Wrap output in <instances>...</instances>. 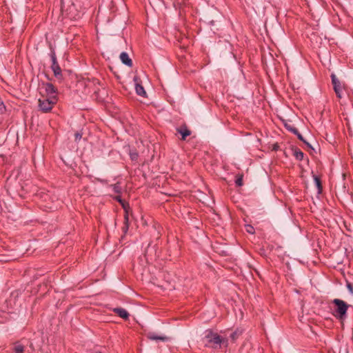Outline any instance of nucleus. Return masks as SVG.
Instances as JSON below:
<instances>
[{"label":"nucleus","mask_w":353,"mask_h":353,"mask_svg":"<svg viewBox=\"0 0 353 353\" xmlns=\"http://www.w3.org/2000/svg\"><path fill=\"white\" fill-rule=\"evenodd\" d=\"M50 57H51V60H52V63L58 64V63H57V59H56L55 53H54V51H52V52H51Z\"/></svg>","instance_id":"20"},{"label":"nucleus","mask_w":353,"mask_h":353,"mask_svg":"<svg viewBox=\"0 0 353 353\" xmlns=\"http://www.w3.org/2000/svg\"><path fill=\"white\" fill-rule=\"evenodd\" d=\"M12 350L14 353H23L24 346L19 343H16Z\"/></svg>","instance_id":"11"},{"label":"nucleus","mask_w":353,"mask_h":353,"mask_svg":"<svg viewBox=\"0 0 353 353\" xmlns=\"http://www.w3.org/2000/svg\"><path fill=\"white\" fill-rule=\"evenodd\" d=\"M120 59L121 60V61L128 65V66H132V60L130 59L128 54L126 53V52H122L121 54H120Z\"/></svg>","instance_id":"10"},{"label":"nucleus","mask_w":353,"mask_h":353,"mask_svg":"<svg viewBox=\"0 0 353 353\" xmlns=\"http://www.w3.org/2000/svg\"><path fill=\"white\" fill-rule=\"evenodd\" d=\"M235 183L236 184V185L238 186H241L243 185V179H242V176H239L238 177L236 181H235Z\"/></svg>","instance_id":"21"},{"label":"nucleus","mask_w":353,"mask_h":353,"mask_svg":"<svg viewBox=\"0 0 353 353\" xmlns=\"http://www.w3.org/2000/svg\"><path fill=\"white\" fill-rule=\"evenodd\" d=\"M114 199H115L117 201H119L120 203H121V204L123 205V208H125V206H124V203H123V201H122V199H121V196H115V198H114Z\"/></svg>","instance_id":"24"},{"label":"nucleus","mask_w":353,"mask_h":353,"mask_svg":"<svg viewBox=\"0 0 353 353\" xmlns=\"http://www.w3.org/2000/svg\"><path fill=\"white\" fill-rule=\"evenodd\" d=\"M314 183L319 190V192H320L321 190V180L316 176H314Z\"/></svg>","instance_id":"16"},{"label":"nucleus","mask_w":353,"mask_h":353,"mask_svg":"<svg viewBox=\"0 0 353 353\" xmlns=\"http://www.w3.org/2000/svg\"><path fill=\"white\" fill-rule=\"evenodd\" d=\"M246 231L250 234H254V228L250 225H247L245 226Z\"/></svg>","instance_id":"19"},{"label":"nucleus","mask_w":353,"mask_h":353,"mask_svg":"<svg viewBox=\"0 0 353 353\" xmlns=\"http://www.w3.org/2000/svg\"><path fill=\"white\" fill-rule=\"evenodd\" d=\"M124 219H125V226L123 227V232L125 233L128 229V214L127 212L125 214Z\"/></svg>","instance_id":"15"},{"label":"nucleus","mask_w":353,"mask_h":353,"mask_svg":"<svg viewBox=\"0 0 353 353\" xmlns=\"http://www.w3.org/2000/svg\"><path fill=\"white\" fill-rule=\"evenodd\" d=\"M294 155L297 160L301 161L303 159L304 154L302 151L298 149H295L294 151Z\"/></svg>","instance_id":"13"},{"label":"nucleus","mask_w":353,"mask_h":353,"mask_svg":"<svg viewBox=\"0 0 353 353\" xmlns=\"http://www.w3.org/2000/svg\"><path fill=\"white\" fill-rule=\"evenodd\" d=\"M109 187L112 190V191L114 193L120 194L121 192L122 188L120 185L119 183H117L115 184L110 185Z\"/></svg>","instance_id":"12"},{"label":"nucleus","mask_w":353,"mask_h":353,"mask_svg":"<svg viewBox=\"0 0 353 353\" xmlns=\"http://www.w3.org/2000/svg\"><path fill=\"white\" fill-rule=\"evenodd\" d=\"M283 123H284V125L285 127L289 130L291 132H292L293 134H298V130L290 125H288L285 121H283Z\"/></svg>","instance_id":"14"},{"label":"nucleus","mask_w":353,"mask_h":353,"mask_svg":"<svg viewBox=\"0 0 353 353\" xmlns=\"http://www.w3.org/2000/svg\"><path fill=\"white\" fill-rule=\"evenodd\" d=\"M203 342L206 347L218 349L221 347L222 343H226V340L219 336L217 333L208 330L205 332Z\"/></svg>","instance_id":"2"},{"label":"nucleus","mask_w":353,"mask_h":353,"mask_svg":"<svg viewBox=\"0 0 353 353\" xmlns=\"http://www.w3.org/2000/svg\"><path fill=\"white\" fill-rule=\"evenodd\" d=\"M347 288L350 294H353V286L350 283H347Z\"/></svg>","instance_id":"22"},{"label":"nucleus","mask_w":353,"mask_h":353,"mask_svg":"<svg viewBox=\"0 0 353 353\" xmlns=\"http://www.w3.org/2000/svg\"><path fill=\"white\" fill-rule=\"evenodd\" d=\"M295 134L297 136V137H298V139H299V140L302 141H303L304 143H305V144H306L309 148H312L311 145H310L309 143H307V141L303 139V136H302V135H301L299 132H298V134Z\"/></svg>","instance_id":"18"},{"label":"nucleus","mask_w":353,"mask_h":353,"mask_svg":"<svg viewBox=\"0 0 353 353\" xmlns=\"http://www.w3.org/2000/svg\"><path fill=\"white\" fill-rule=\"evenodd\" d=\"M43 88L46 98L39 99L41 110H51L57 103V90L51 83L44 84Z\"/></svg>","instance_id":"1"},{"label":"nucleus","mask_w":353,"mask_h":353,"mask_svg":"<svg viewBox=\"0 0 353 353\" xmlns=\"http://www.w3.org/2000/svg\"><path fill=\"white\" fill-rule=\"evenodd\" d=\"M114 312L117 314L121 318L128 319L129 317L128 312L123 308L117 307L114 309Z\"/></svg>","instance_id":"9"},{"label":"nucleus","mask_w":353,"mask_h":353,"mask_svg":"<svg viewBox=\"0 0 353 353\" xmlns=\"http://www.w3.org/2000/svg\"><path fill=\"white\" fill-rule=\"evenodd\" d=\"M332 80L335 92L336 93L339 97H341V92L342 91V88L341 86L339 81L334 74H332Z\"/></svg>","instance_id":"6"},{"label":"nucleus","mask_w":353,"mask_h":353,"mask_svg":"<svg viewBox=\"0 0 353 353\" xmlns=\"http://www.w3.org/2000/svg\"><path fill=\"white\" fill-rule=\"evenodd\" d=\"M75 141L78 142L82 137V134L80 132H76L75 134Z\"/></svg>","instance_id":"23"},{"label":"nucleus","mask_w":353,"mask_h":353,"mask_svg":"<svg viewBox=\"0 0 353 353\" xmlns=\"http://www.w3.org/2000/svg\"><path fill=\"white\" fill-rule=\"evenodd\" d=\"M176 131L181 135V139L185 140L187 137L190 135L191 132L188 129L185 125L181 126L180 128H176Z\"/></svg>","instance_id":"7"},{"label":"nucleus","mask_w":353,"mask_h":353,"mask_svg":"<svg viewBox=\"0 0 353 353\" xmlns=\"http://www.w3.org/2000/svg\"><path fill=\"white\" fill-rule=\"evenodd\" d=\"M51 68L54 72V76L57 79H61L62 78V72L59 64L52 63Z\"/></svg>","instance_id":"8"},{"label":"nucleus","mask_w":353,"mask_h":353,"mask_svg":"<svg viewBox=\"0 0 353 353\" xmlns=\"http://www.w3.org/2000/svg\"><path fill=\"white\" fill-rule=\"evenodd\" d=\"M134 81L137 94L144 98L146 97V92L143 87L140 84L139 79L137 76L134 77Z\"/></svg>","instance_id":"5"},{"label":"nucleus","mask_w":353,"mask_h":353,"mask_svg":"<svg viewBox=\"0 0 353 353\" xmlns=\"http://www.w3.org/2000/svg\"><path fill=\"white\" fill-rule=\"evenodd\" d=\"M146 336L148 339L155 341L166 342L169 341V337L163 334H159L154 332H149L146 334Z\"/></svg>","instance_id":"4"},{"label":"nucleus","mask_w":353,"mask_h":353,"mask_svg":"<svg viewBox=\"0 0 353 353\" xmlns=\"http://www.w3.org/2000/svg\"><path fill=\"white\" fill-rule=\"evenodd\" d=\"M6 105H4V103H3L1 99H0V110H1L3 109H6Z\"/></svg>","instance_id":"25"},{"label":"nucleus","mask_w":353,"mask_h":353,"mask_svg":"<svg viewBox=\"0 0 353 353\" xmlns=\"http://www.w3.org/2000/svg\"><path fill=\"white\" fill-rule=\"evenodd\" d=\"M130 157L132 161H137L138 159V153L134 151L130 152Z\"/></svg>","instance_id":"17"},{"label":"nucleus","mask_w":353,"mask_h":353,"mask_svg":"<svg viewBox=\"0 0 353 353\" xmlns=\"http://www.w3.org/2000/svg\"><path fill=\"white\" fill-rule=\"evenodd\" d=\"M278 148H279V145H274V150H278Z\"/></svg>","instance_id":"27"},{"label":"nucleus","mask_w":353,"mask_h":353,"mask_svg":"<svg viewBox=\"0 0 353 353\" xmlns=\"http://www.w3.org/2000/svg\"><path fill=\"white\" fill-rule=\"evenodd\" d=\"M94 353H101V352H94Z\"/></svg>","instance_id":"28"},{"label":"nucleus","mask_w":353,"mask_h":353,"mask_svg":"<svg viewBox=\"0 0 353 353\" xmlns=\"http://www.w3.org/2000/svg\"><path fill=\"white\" fill-rule=\"evenodd\" d=\"M332 303L336 305L334 316L340 320L344 319L346 317L349 305L339 299H334Z\"/></svg>","instance_id":"3"},{"label":"nucleus","mask_w":353,"mask_h":353,"mask_svg":"<svg viewBox=\"0 0 353 353\" xmlns=\"http://www.w3.org/2000/svg\"><path fill=\"white\" fill-rule=\"evenodd\" d=\"M237 336V333L235 332H233L232 334H231V338L234 340L236 339Z\"/></svg>","instance_id":"26"}]
</instances>
